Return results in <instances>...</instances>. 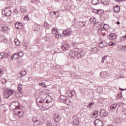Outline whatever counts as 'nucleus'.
<instances>
[{"instance_id":"obj_10","label":"nucleus","mask_w":126,"mask_h":126,"mask_svg":"<svg viewBox=\"0 0 126 126\" xmlns=\"http://www.w3.org/2000/svg\"><path fill=\"white\" fill-rule=\"evenodd\" d=\"M94 123L95 126H103V122L99 119L95 120Z\"/></svg>"},{"instance_id":"obj_15","label":"nucleus","mask_w":126,"mask_h":126,"mask_svg":"<svg viewBox=\"0 0 126 126\" xmlns=\"http://www.w3.org/2000/svg\"><path fill=\"white\" fill-rule=\"evenodd\" d=\"M117 37H118V35L116 33H111L109 35V38L110 40H115Z\"/></svg>"},{"instance_id":"obj_57","label":"nucleus","mask_w":126,"mask_h":126,"mask_svg":"<svg viewBox=\"0 0 126 126\" xmlns=\"http://www.w3.org/2000/svg\"><path fill=\"white\" fill-rule=\"evenodd\" d=\"M93 12H94V13H95V14H98V9H93Z\"/></svg>"},{"instance_id":"obj_12","label":"nucleus","mask_w":126,"mask_h":126,"mask_svg":"<svg viewBox=\"0 0 126 126\" xmlns=\"http://www.w3.org/2000/svg\"><path fill=\"white\" fill-rule=\"evenodd\" d=\"M0 41L4 44H6V43H7V39H6L5 36L2 35H0Z\"/></svg>"},{"instance_id":"obj_31","label":"nucleus","mask_w":126,"mask_h":126,"mask_svg":"<svg viewBox=\"0 0 126 126\" xmlns=\"http://www.w3.org/2000/svg\"><path fill=\"white\" fill-rule=\"evenodd\" d=\"M17 53L19 58H22L23 56H24V53L23 51H19Z\"/></svg>"},{"instance_id":"obj_11","label":"nucleus","mask_w":126,"mask_h":126,"mask_svg":"<svg viewBox=\"0 0 126 126\" xmlns=\"http://www.w3.org/2000/svg\"><path fill=\"white\" fill-rule=\"evenodd\" d=\"M15 27L17 29L21 30V29H22L23 27V25L21 22H17L15 24Z\"/></svg>"},{"instance_id":"obj_54","label":"nucleus","mask_w":126,"mask_h":126,"mask_svg":"<svg viewBox=\"0 0 126 126\" xmlns=\"http://www.w3.org/2000/svg\"><path fill=\"white\" fill-rule=\"evenodd\" d=\"M121 50H122L123 51H124V52L126 53V46H123L121 47Z\"/></svg>"},{"instance_id":"obj_25","label":"nucleus","mask_w":126,"mask_h":126,"mask_svg":"<svg viewBox=\"0 0 126 126\" xmlns=\"http://www.w3.org/2000/svg\"><path fill=\"white\" fill-rule=\"evenodd\" d=\"M54 120L57 123H58V122H60V120H61V116L59 115H56L54 118Z\"/></svg>"},{"instance_id":"obj_27","label":"nucleus","mask_w":126,"mask_h":126,"mask_svg":"<svg viewBox=\"0 0 126 126\" xmlns=\"http://www.w3.org/2000/svg\"><path fill=\"white\" fill-rule=\"evenodd\" d=\"M99 111L98 110H95L93 113V117L94 118H97L98 115Z\"/></svg>"},{"instance_id":"obj_20","label":"nucleus","mask_w":126,"mask_h":126,"mask_svg":"<svg viewBox=\"0 0 126 126\" xmlns=\"http://www.w3.org/2000/svg\"><path fill=\"white\" fill-rule=\"evenodd\" d=\"M22 87L23 86L21 84H18V90L21 93V94H22L23 93V91L22 90Z\"/></svg>"},{"instance_id":"obj_17","label":"nucleus","mask_w":126,"mask_h":126,"mask_svg":"<svg viewBox=\"0 0 126 126\" xmlns=\"http://www.w3.org/2000/svg\"><path fill=\"white\" fill-rule=\"evenodd\" d=\"M67 97L64 95H61L60 96V101L62 103H63Z\"/></svg>"},{"instance_id":"obj_7","label":"nucleus","mask_w":126,"mask_h":126,"mask_svg":"<svg viewBox=\"0 0 126 126\" xmlns=\"http://www.w3.org/2000/svg\"><path fill=\"white\" fill-rule=\"evenodd\" d=\"M25 75H26V71H25V70H23L20 73L17 74V77H19V78H20L23 77V76H25Z\"/></svg>"},{"instance_id":"obj_30","label":"nucleus","mask_w":126,"mask_h":126,"mask_svg":"<svg viewBox=\"0 0 126 126\" xmlns=\"http://www.w3.org/2000/svg\"><path fill=\"white\" fill-rule=\"evenodd\" d=\"M14 42L16 46H20V41H19V40L15 39Z\"/></svg>"},{"instance_id":"obj_39","label":"nucleus","mask_w":126,"mask_h":126,"mask_svg":"<svg viewBox=\"0 0 126 126\" xmlns=\"http://www.w3.org/2000/svg\"><path fill=\"white\" fill-rule=\"evenodd\" d=\"M90 21L91 23H95L96 22V18H91L90 19Z\"/></svg>"},{"instance_id":"obj_26","label":"nucleus","mask_w":126,"mask_h":126,"mask_svg":"<svg viewBox=\"0 0 126 126\" xmlns=\"http://www.w3.org/2000/svg\"><path fill=\"white\" fill-rule=\"evenodd\" d=\"M39 84L40 86H41V87H43L44 88H47V87H48V86L47 85H45V83L43 82H39Z\"/></svg>"},{"instance_id":"obj_51","label":"nucleus","mask_w":126,"mask_h":126,"mask_svg":"<svg viewBox=\"0 0 126 126\" xmlns=\"http://www.w3.org/2000/svg\"><path fill=\"white\" fill-rule=\"evenodd\" d=\"M111 109H116L117 108V104H114L110 106Z\"/></svg>"},{"instance_id":"obj_61","label":"nucleus","mask_w":126,"mask_h":126,"mask_svg":"<svg viewBox=\"0 0 126 126\" xmlns=\"http://www.w3.org/2000/svg\"><path fill=\"white\" fill-rule=\"evenodd\" d=\"M97 33H98V34H101L102 33V29H99L97 31Z\"/></svg>"},{"instance_id":"obj_63","label":"nucleus","mask_w":126,"mask_h":126,"mask_svg":"<svg viewBox=\"0 0 126 126\" xmlns=\"http://www.w3.org/2000/svg\"><path fill=\"white\" fill-rule=\"evenodd\" d=\"M94 25L95 26H99V22H95L94 23Z\"/></svg>"},{"instance_id":"obj_1","label":"nucleus","mask_w":126,"mask_h":126,"mask_svg":"<svg viewBox=\"0 0 126 126\" xmlns=\"http://www.w3.org/2000/svg\"><path fill=\"white\" fill-rule=\"evenodd\" d=\"M32 121L33 122L34 126H43V123L40 122V120L37 118V117H33L32 118Z\"/></svg>"},{"instance_id":"obj_18","label":"nucleus","mask_w":126,"mask_h":126,"mask_svg":"<svg viewBox=\"0 0 126 126\" xmlns=\"http://www.w3.org/2000/svg\"><path fill=\"white\" fill-rule=\"evenodd\" d=\"M19 56L18 55V53H16L13 54V55H11V60H13V59H15V60H18L19 59Z\"/></svg>"},{"instance_id":"obj_37","label":"nucleus","mask_w":126,"mask_h":126,"mask_svg":"<svg viewBox=\"0 0 126 126\" xmlns=\"http://www.w3.org/2000/svg\"><path fill=\"white\" fill-rule=\"evenodd\" d=\"M17 106H16V108L14 109L13 112H15L17 110H19L20 109V104H19V102H17Z\"/></svg>"},{"instance_id":"obj_53","label":"nucleus","mask_w":126,"mask_h":126,"mask_svg":"<svg viewBox=\"0 0 126 126\" xmlns=\"http://www.w3.org/2000/svg\"><path fill=\"white\" fill-rule=\"evenodd\" d=\"M1 82L2 84H5L6 83V80L5 79H2Z\"/></svg>"},{"instance_id":"obj_40","label":"nucleus","mask_w":126,"mask_h":126,"mask_svg":"<svg viewBox=\"0 0 126 126\" xmlns=\"http://www.w3.org/2000/svg\"><path fill=\"white\" fill-rule=\"evenodd\" d=\"M60 36L61 38H63V36L61 35V34L59 32L57 33L55 35V37H56V38H57V39H59Z\"/></svg>"},{"instance_id":"obj_46","label":"nucleus","mask_w":126,"mask_h":126,"mask_svg":"<svg viewBox=\"0 0 126 126\" xmlns=\"http://www.w3.org/2000/svg\"><path fill=\"white\" fill-rule=\"evenodd\" d=\"M70 93L71 94V97H72V96H74V95H75V91L74 90L71 91Z\"/></svg>"},{"instance_id":"obj_44","label":"nucleus","mask_w":126,"mask_h":126,"mask_svg":"<svg viewBox=\"0 0 126 126\" xmlns=\"http://www.w3.org/2000/svg\"><path fill=\"white\" fill-rule=\"evenodd\" d=\"M120 40L122 42H125L126 40V36H123L120 37Z\"/></svg>"},{"instance_id":"obj_23","label":"nucleus","mask_w":126,"mask_h":126,"mask_svg":"<svg viewBox=\"0 0 126 126\" xmlns=\"http://www.w3.org/2000/svg\"><path fill=\"white\" fill-rule=\"evenodd\" d=\"M16 116H18L20 118H22L23 117V115H24V113L22 111H18V113H15Z\"/></svg>"},{"instance_id":"obj_60","label":"nucleus","mask_w":126,"mask_h":126,"mask_svg":"<svg viewBox=\"0 0 126 126\" xmlns=\"http://www.w3.org/2000/svg\"><path fill=\"white\" fill-rule=\"evenodd\" d=\"M46 126H53V124H52V123H51L47 122Z\"/></svg>"},{"instance_id":"obj_62","label":"nucleus","mask_w":126,"mask_h":126,"mask_svg":"<svg viewBox=\"0 0 126 126\" xmlns=\"http://www.w3.org/2000/svg\"><path fill=\"white\" fill-rule=\"evenodd\" d=\"M122 113L124 115H126V109H124V110L122 111Z\"/></svg>"},{"instance_id":"obj_9","label":"nucleus","mask_w":126,"mask_h":126,"mask_svg":"<svg viewBox=\"0 0 126 126\" xmlns=\"http://www.w3.org/2000/svg\"><path fill=\"white\" fill-rule=\"evenodd\" d=\"M98 46L100 48H105V47H107V46H108V44L107 43V41L104 40L100 42L98 44Z\"/></svg>"},{"instance_id":"obj_21","label":"nucleus","mask_w":126,"mask_h":126,"mask_svg":"<svg viewBox=\"0 0 126 126\" xmlns=\"http://www.w3.org/2000/svg\"><path fill=\"white\" fill-rule=\"evenodd\" d=\"M113 9H114L115 12H116L117 13H118V12H120L121 8L120 7V6L117 5L113 7Z\"/></svg>"},{"instance_id":"obj_42","label":"nucleus","mask_w":126,"mask_h":126,"mask_svg":"<svg viewBox=\"0 0 126 126\" xmlns=\"http://www.w3.org/2000/svg\"><path fill=\"white\" fill-rule=\"evenodd\" d=\"M101 2L103 3V4L107 5L109 4V3L108 2V0H101Z\"/></svg>"},{"instance_id":"obj_3","label":"nucleus","mask_w":126,"mask_h":126,"mask_svg":"<svg viewBox=\"0 0 126 126\" xmlns=\"http://www.w3.org/2000/svg\"><path fill=\"white\" fill-rule=\"evenodd\" d=\"M45 97L46 98L43 100V103H51V102L53 101V98L50 95L48 94H45Z\"/></svg>"},{"instance_id":"obj_59","label":"nucleus","mask_w":126,"mask_h":126,"mask_svg":"<svg viewBox=\"0 0 126 126\" xmlns=\"http://www.w3.org/2000/svg\"><path fill=\"white\" fill-rule=\"evenodd\" d=\"M117 2H122V1H126V0H115Z\"/></svg>"},{"instance_id":"obj_29","label":"nucleus","mask_w":126,"mask_h":126,"mask_svg":"<svg viewBox=\"0 0 126 126\" xmlns=\"http://www.w3.org/2000/svg\"><path fill=\"white\" fill-rule=\"evenodd\" d=\"M6 3L7 5H11L13 3V1L12 0H7Z\"/></svg>"},{"instance_id":"obj_36","label":"nucleus","mask_w":126,"mask_h":126,"mask_svg":"<svg viewBox=\"0 0 126 126\" xmlns=\"http://www.w3.org/2000/svg\"><path fill=\"white\" fill-rule=\"evenodd\" d=\"M43 100L42 101V99L41 98V97H38L36 98V103H42L43 102Z\"/></svg>"},{"instance_id":"obj_50","label":"nucleus","mask_w":126,"mask_h":126,"mask_svg":"<svg viewBox=\"0 0 126 126\" xmlns=\"http://www.w3.org/2000/svg\"><path fill=\"white\" fill-rule=\"evenodd\" d=\"M36 104L39 108H41L43 106V102L36 103Z\"/></svg>"},{"instance_id":"obj_43","label":"nucleus","mask_w":126,"mask_h":126,"mask_svg":"<svg viewBox=\"0 0 126 126\" xmlns=\"http://www.w3.org/2000/svg\"><path fill=\"white\" fill-rule=\"evenodd\" d=\"M43 26L44 27H45V28H47V29H48V28L50 27L49 24H48L47 22H45L43 24Z\"/></svg>"},{"instance_id":"obj_2","label":"nucleus","mask_w":126,"mask_h":126,"mask_svg":"<svg viewBox=\"0 0 126 126\" xmlns=\"http://www.w3.org/2000/svg\"><path fill=\"white\" fill-rule=\"evenodd\" d=\"M76 55H77V59H81V58H83V57H84V51L79 50L76 51Z\"/></svg>"},{"instance_id":"obj_35","label":"nucleus","mask_w":126,"mask_h":126,"mask_svg":"<svg viewBox=\"0 0 126 126\" xmlns=\"http://www.w3.org/2000/svg\"><path fill=\"white\" fill-rule=\"evenodd\" d=\"M97 14L101 15V14H103L104 13V11L101 9H97V12H96Z\"/></svg>"},{"instance_id":"obj_8","label":"nucleus","mask_w":126,"mask_h":126,"mask_svg":"<svg viewBox=\"0 0 126 126\" xmlns=\"http://www.w3.org/2000/svg\"><path fill=\"white\" fill-rule=\"evenodd\" d=\"M50 15L52 18H56V17L57 18L58 17V16H59V15H60V13H59V11L51 12L50 13Z\"/></svg>"},{"instance_id":"obj_16","label":"nucleus","mask_w":126,"mask_h":126,"mask_svg":"<svg viewBox=\"0 0 126 126\" xmlns=\"http://www.w3.org/2000/svg\"><path fill=\"white\" fill-rule=\"evenodd\" d=\"M69 55L70 58H74L75 57H77L76 52L75 51H70L69 52Z\"/></svg>"},{"instance_id":"obj_32","label":"nucleus","mask_w":126,"mask_h":126,"mask_svg":"<svg viewBox=\"0 0 126 126\" xmlns=\"http://www.w3.org/2000/svg\"><path fill=\"white\" fill-rule=\"evenodd\" d=\"M7 92V93H8V95H9V97H10L12 94H13V91L11 90H8L6 91Z\"/></svg>"},{"instance_id":"obj_41","label":"nucleus","mask_w":126,"mask_h":126,"mask_svg":"<svg viewBox=\"0 0 126 126\" xmlns=\"http://www.w3.org/2000/svg\"><path fill=\"white\" fill-rule=\"evenodd\" d=\"M59 32L58 31V30L57 29L54 28L52 30V33L53 34H57Z\"/></svg>"},{"instance_id":"obj_24","label":"nucleus","mask_w":126,"mask_h":126,"mask_svg":"<svg viewBox=\"0 0 126 126\" xmlns=\"http://www.w3.org/2000/svg\"><path fill=\"white\" fill-rule=\"evenodd\" d=\"M92 4L94 5H97V4H100L99 2V0H92Z\"/></svg>"},{"instance_id":"obj_56","label":"nucleus","mask_w":126,"mask_h":126,"mask_svg":"<svg viewBox=\"0 0 126 126\" xmlns=\"http://www.w3.org/2000/svg\"><path fill=\"white\" fill-rule=\"evenodd\" d=\"M73 77H74V78H76V79H78V78H80V76L75 74L73 75Z\"/></svg>"},{"instance_id":"obj_48","label":"nucleus","mask_w":126,"mask_h":126,"mask_svg":"<svg viewBox=\"0 0 126 126\" xmlns=\"http://www.w3.org/2000/svg\"><path fill=\"white\" fill-rule=\"evenodd\" d=\"M72 46H73V47H74V49H78V50H79V47H78L77 44L73 43Z\"/></svg>"},{"instance_id":"obj_4","label":"nucleus","mask_w":126,"mask_h":126,"mask_svg":"<svg viewBox=\"0 0 126 126\" xmlns=\"http://www.w3.org/2000/svg\"><path fill=\"white\" fill-rule=\"evenodd\" d=\"M62 34L64 37H66V36H70V35L72 34V31H71V30H66L65 31H63Z\"/></svg>"},{"instance_id":"obj_47","label":"nucleus","mask_w":126,"mask_h":126,"mask_svg":"<svg viewBox=\"0 0 126 126\" xmlns=\"http://www.w3.org/2000/svg\"><path fill=\"white\" fill-rule=\"evenodd\" d=\"M5 54L4 53L1 52L0 53V60L4 58Z\"/></svg>"},{"instance_id":"obj_28","label":"nucleus","mask_w":126,"mask_h":126,"mask_svg":"<svg viewBox=\"0 0 126 126\" xmlns=\"http://www.w3.org/2000/svg\"><path fill=\"white\" fill-rule=\"evenodd\" d=\"M3 96L5 99H8V98H9V96L6 91L3 93Z\"/></svg>"},{"instance_id":"obj_6","label":"nucleus","mask_w":126,"mask_h":126,"mask_svg":"<svg viewBox=\"0 0 126 126\" xmlns=\"http://www.w3.org/2000/svg\"><path fill=\"white\" fill-rule=\"evenodd\" d=\"M109 113L108 112L106 111V110L104 109H102L100 110V112L99 113L100 117H107L108 116V114Z\"/></svg>"},{"instance_id":"obj_64","label":"nucleus","mask_w":126,"mask_h":126,"mask_svg":"<svg viewBox=\"0 0 126 126\" xmlns=\"http://www.w3.org/2000/svg\"><path fill=\"white\" fill-rule=\"evenodd\" d=\"M14 13H18V11H17V9H15V10H14Z\"/></svg>"},{"instance_id":"obj_38","label":"nucleus","mask_w":126,"mask_h":126,"mask_svg":"<svg viewBox=\"0 0 126 126\" xmlns=\"http://www.w3.org/2000/svg\"><path fill=\"white\" fill-rule=\"evenodd\" d=\"M73 123L74 125H75V126H77V125H79V121L78 120L74 119L73 120Z\"/></svg>"},{"instance_id":"obj_33","label":"nucleus","mask_w":126,"mask_h":126,"mask_svg":"<svg viewBox=\"0 0 126 126\" xmlns=\"http://www.w3.org/2000/svg\"><path fill=\"white\" fill-rule=\"evenodd\" d=\"M94 104L95 103H94V102H92L91 103H89V104L87 106V108H89V109H92V108H93V106Z\"/></svg>"},{"instance_id":"obj_5","label":"nucleus","mask_w":126,"mask_h":126,"mask_svg":"<svg viewBox=\"0 0 126 126\" xmlns=\"http://www.w3.org/2000/svg\"><path fill=\"white\" fill-rule=\"evenodd\" d=\"M10 7H7L5 10V15L6 16H10L11 15V10L10 9Z\"/></svg>"},{"instance_id":"obj_52","label":"nucleus","mask_w":126,"mask_h":126,"mask_svg":"<svg viewBox=\"0 0 126 126\" xmlns=\"http://www.w3.org/2000/svg\"><path fill=\"white\" fill-rule=\"evenodd\" d=\"M115 45H116L115 43H114V42H111V41L110 42H109V43H108V45L110 46H115Z\"/></svg>"},{"instance_id":"obj_55","label":"nucleus","mask_w":126,"mask_h":126,"mask_svg":"<svg viewBox=\"0 0 126 126\" xmlns=\"http://www.w3.org/2000/svg\"><path fill=\"white\" fill-rule=\"evenodd\" d=\"M24 20L28 21V20H29V17L28 15L25 16L24 18Z\"/></svg>"},{"instance_id":"obj_22","label":"nucleus","mask_w":126,"mask_h":126,"mask_svg":"<svg viewBox=\"0 0 126 126\" xmlns=\"http://www.w3.org/2000/svg\"><path fill=\"white\" fill-rule=\"evenodd\" d=\"M64 104H65L66 105H70L71 102H70V99H69L68 97L65 99L64 102H63Z\"/></svg>"},{"instance_id":"obj_14","label":"nucleus","mask_w":126,"mask_h":126,"mask_svg":"<svg viewBox=\"0 0 126 126\" xmlns=\"http://www.w3.org/2000/svg\"><path fill=\"white\" fill-rule=\"evenodd\" d=\"M86 25V21L79 22L78 24V26L79 28H83V27H85Z\"/></svg>"},{"instance_id":"obj_19","label":"nucleus","mask_w":126,"mask_h":126,"mask_svg":"<svg viewBox=\"0 0 126 126\" xmlns=\"http://www.w3.org/2000/svg\"><path fill=\"white\" fill-rule=\"evenodd\" d=\"M20 11L22 13H26L27 12V8L25 7V6H22L20 7Z\"/></svg>"},{"instance_id":"obj_45","label":"nucleus","mask_w":126,"mask_h":126,"mask_svg":"<svg viewBox=\"0 0 126 126\" xmlns=\"http://www.w3.org/2000/svg\"><path fill=\"white\" fill-rule=\"evenodd\" d=\"M8 30V27H3L2 29V32H6Z\"/></svg>"},{"instance_id":"obj_13","label":"nucleus","mask_w":126,"mask_h":126,"mask_svg":"<svg viewBox=\"0 0 126 126\" xmlns=\"http://www.w3.org/2000/svg\"><path fill=\"white\" fill-rule=\"evenodd\" d=\"M62 49L63 51H67L69 49V44L68 43L63 44L62 46Z\"/></svg>"},{"instance_id":"obj_58","label":"nucleus","mask_w":126,"mask_h":126,"mask_svg":"<svg viewBox=\"0 0 126 126\" xmlns=\"http://www.w3.org/2000/svg\"><path fill=\"white\" fill-rule=\"evenodd\" d=\"M106 58H107V56H104V57H102L101 63H104V61H105V60H106Z\"/></svg>"},{"instance_id":"obj_34","label":"nucleus","mask_w":126,"mask_h":126,"mask_svg":"<svg viewBox=\"0 0 126 126\" xmlns=\"http://www.w3.org/2000/svg\"><path fill=\"white\" fill-rule=\"evenodd\" d=\"M98 52V48L94 47L92 49V53H94V54H96Z\"/></svg>"},{"instance_id":"obj_49","label":"nucleus","mask_w":126,"mask_h":126,"mask_svg":"<svg viewBox=\"0 0 126 126\" xmlns=\"http://www.w3.org/2000/svg\"><path fill=\"white\" fill-rule=\"evenodd\" d=\"M4 58H5V59H6V58H8V57H9V56H10V53L9 52H8V53H4Z\"/></svg>"}]
</instances>
